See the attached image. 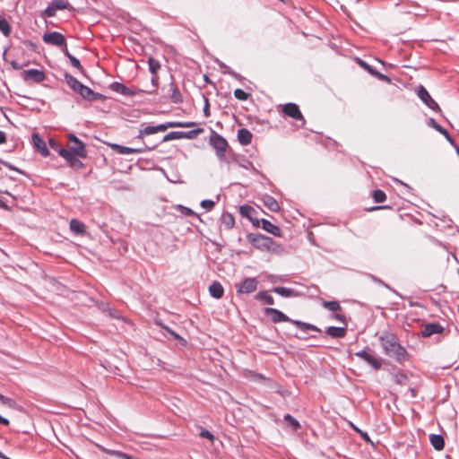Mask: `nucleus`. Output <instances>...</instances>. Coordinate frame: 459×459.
<instances>
[{
    "label": "nucleus",
    "instance_id": "1",
    "mask_svg": "<svg viewBox=\"0 0 459 459\" xmlns=\"http://www.w3.org/2000/svg\"><path fill=\"white\" fill-rule=\"evenodd\" d=\"M379 342L385 353L395 359L398 362L408 359L406 350L399 343L398 338L392 333H384L379 336Z\"/></svg>",
    "mask_w": 459,
    "mask_h": 459
},
{
    "label": "nucleus",
    "instance_id": "2",
    "mask_svg": "<svg viewBox=\"0 0 459 459\" xmlns=\"http://www.w3.org/2000/svg\"><path fill=\"white\" fill-rule=\"evenodd\" d=\"M196 124L195 122L170 121V122H167L165 124H160L158 126H147L139 131L137 138L143 139L147 135L154 134L159 132H164L169 128H174V127L188 128V127H193Z\"/></svg>",
    "mask_w": 459,
    "mask_h": 459
},
{
    "label": "nucleus",
    "instance_id": "3",
    "mask_svg": "<svg viewBox=\"0 0 459 459\" xmlns=\"http://www.w3.org/2000/svg\"><path fill=\"white\" fill-rule=\"evenodd\" d=\"M265 315L269 316L271 318V321L273 323H280V322H291L294 324L299 329L302 331H319L316 326L303 323L300 321L291 320L290 317H288L285 314H283L281 311L273 308V307H266L264 309Z\"/></svg>",
    "mask_w": 459,
    "mask_h": 459
},
{
    "label": "nucleus",
    "instance_id": "4",
    "mask_svg": "<svg viewBox=\"0 0 459 459\" xmlns=\"http://www.w3.org/2000/svg\"><path fill=\"white\" fill-rule=\"evenodd\" d=\"M149 70L152 74V89L144 91L145 93L148 94H156L159 88V76L157 75L158 71L160 68V65L159 61L154 59L153 57H150L148 59Z\"/></svg>",
    "mask_w": 459,
    "mask_h": 459
},
{
    "label": "nucleus",
    "instance_id": "5",
    "mask_svg": "<svg viewBox=\"0 0 459 459\" xmlns=\"http://www.w3.org/2000/svg\"><path fill=\"white\" fill-rule=\"evenodd\" d=\"M67 147L74 155L80 158L87 156L85 144L73 134L68 135Z\"/></svg>",
    "mask_w": 459,
    "mask_h": 459
},
{
    "label": "nucleus",
    "instance_id": "6",
    "mask_svg": "<svg viewBox=\"0 0 459 459\" xmlns=\"http://www.w3.org/2000/svg\"><path fill=\"white\" fill-rule=\"evenodd\" d=\"M210 144L215 149L218 157L221 158L225 155L228 143L221 135L212 132L210 136Z\"/></svg>",
    "mask_w": 459,
    "mask_h": 459
},
{
    "label": "nucleus",
    "instance_id": "7",
    "mask_svg": "<svg viewBox=\"0 0 459 459\" xmlns=\"http://www.w3.org/2000/svg\"><path fill=\"white\" fill-rule=\"evenodd\" d=\"M247 240L252 243L257 249H268L272 244V239L268 237L249 233L247 236Z\"/></svg>",
    "mask_w": 459,
    "mask_h": 459
},
{
    "label": "nucleus",
    "instance_id": "8",
    "mask_svg": "<svg viewBox=\"0 0 459 459\" xmlns=\"http://www.w3.org/2000/svg\"><path fill=\"white\" fill-rule=\"evenodd\" d=\"M418 96L432 110L437 112L441 111L438 104L431 98L428 91L423 86L419 87Z\"/></svg>",
    "mask_w": 459,
    "mask_h": 459
},
{
    "label": "nucleus",
    "instance_id": "9",
    "mask_svg": "<svg viewBox=\"0 0 459 459\" xmlns=\"http://www.w3.org/2000/svg\"><path fill=\"white\" fill-rule=\"evenodd\" d=\"M43 40L46 44L63 47L65 45V38L63 34L54 31L46 33L43 36Z\"/></svg>",
    "mask_w": 459,
    "mask_h": 459
},
{
    "label": "nucleus",
    "instance_id": "10",
    "mask_svg": "<svg viewBox=\"0 0 459 459\" xmlns=\"http://www.w3.org/2000/svg\"><path fill=\"white\" fill-rule=\"evenodd\" d=\"M22 78L26 82H41L46 79V74L40 70L30 69L22 72Z\"/></svg>",
    "mask_w": 459,
    "mask_h": 459
},
{
    "label": "nucleus",
    "instance_id": "11",
    "mask_svg": "<svg viewBox=\"0 0 459 459\" xmlns=\"http://www.w3.org/2000/svg\"><path fill=\"white\" fill-rule=\"evenodd\" d=\"M282 112L287 117L294 118L296 120H304V117L299 108V106L295 103H287L282 107Z\"/></svg>",
    "mask_w": 459,
    "mask_h": 459
},
{
    "label": "nucleus",
    "instance_id": "12",
    "mask_svg": "<svg viewBox=\"0 0 459 459\" xmlns=\"http://www.w3.org/2000/svg\"><path fill=\"white\" fill-rule=\"evenodd\" d=\"M258 281L255 278H247L238 286V293H252L257 289Z\"/></svg>",
    "mask_w": 459,
    "mask_h": 459
},
{
    "label": "nucleus",
    "instance_id": "13",
    "mask_svg": "<svg viewBox=\"0 0 459 459\" xmlns=\"http://www.w3.org/2000/svg\"><path fill=\"white\" fill-rule=\"evenodd\" d=\"M355 355L360 359H362L364 361L371 365L375 369H379L382 366V362L380 359L376 358L374 355L365 351H358L355 353Z\"/></svg>",
    "mask_w": 459,
    "mask_h": 459
},
{
    "label": "nucleus",
    "instance_id": "14",
    "mask_svg": "<svg viewBox=\"0 0 459 459\" xmlns=\"http://www.w3.org/2000/svg\"><path fill=\"white\" fill-rule=\"evenodd\" d=\"M110 147L113 151H115L116 152H117L119 154L142 153V152H144L147 150H149V148H147L146 146L142 147V148H130V147H126V146H122V145L116 144V143L110 144Z\"/></svg>",
    "mask_w": 459,
    "mask_h": 459
},
{
    "label": "nucleus",
    "instance_id": "15",
    "mask_svg": "<svg viewBox=\"0 0 459 459\" xmlns=\"http://www.w3.org/2000/svg\"><path fill=\"white\" fill-rule=\"evenodd\" d=\"M110 89L116 92H118L120 94H123L125 96H134L137 92H144V91L142 90H132L126 85L119 83V82H113L110 84Z\"/></svg>",
    "mask_w": 459,
    "mask_h": 459
},
{
    "label": "nucleus",
    "instance_id": "16",
    "mask_svg": "<svg viewBox=\"0 0 459 459\" xmlns=\"http://www.w3.org/2000/svg\"><path fill=\"white\" fill-rule=\"evenodd\" d=\"M444 327L438 323H431L424 325L421 334L423 337H429L435 333H442Z\"/></svg>",
    "mask_w": 459,
    "mask_h": 459
},
{
    "label": "nucleus",
    "instance_id": "17",
    "mask_svg": "<svg viewBox=\"0 0 459 459\" xmlns=\"http://www.w3.org/2000/svg\"><path fill=\"white\" fill-rule=\"evenodd\" d=\"M32 143L35 147V149L43 156H48L49 154V152L47 148V145L45 142L40 138L39 134L34 133L32 134Z\"/></svg>",
    "mask_w": 459,
    "mask_h": 459
},
{
    "label": "nucleus",
    "instance_id": "18",
    "mask_svg": "<svg viewBox=\"0 0 459 459\" xmlns=\"http://www.w3.org/2000/svg\"><path fill=\"white\" fill-rule=\"evenodd\" d=\"M258 227H262L263 230L273 234V236L280 237L281 234V230L278 226L271 223L269 221L265 219H262L261 221H259Z\"/></svg>",
    "mask_w": 459,
    "mask_h": 459
},
{
    "label": "nucleus",
    "instance_id": "19",
    "mask_svg": "<svg viewBox=\"0 0 459 459\" xmlns=\"http://www.w3.org/2000/svg\"><path fill=\"white\" fill-rule=\"evenodd\" d=\"M209 292L212 297L219 299L222 298L224 289L219 281H213L209 287Z\"/></svg>",
    "mask_w": 459,
    "mask_h": 459
},
{
    "label": "nucleus",
    "instance_id": "20",
    "mask_svg": "<svg viewBox=\"0 0 459 459\" xmlns=\"http://www.w3.org/2000/svg\"><path fill=\"white\" fill-rule=\"evenodd\" d=\"M252 134L246 128H241L238 131V140L243 145H247L252 141Z\"/></svg>",
    "mask_w": 459,
    "mask_h": 459
},
{
    "label": "nucleus",
    "instance_id": "21",
    "mask_svg": "<svg viewBox=\"0 0 459 459\" xmlns=\"http://www.w3.org/2000/svg\"><path fill=\"white\" fill-rule=\"evenodd\" d=\"M70 230L74 234L83 235L86 231V226L83 222H82L76 219H73L70 221Z\"/></svg>",
    "mask_w": 459,
    "mask_h": 459
},
{
    "label": "nucleus",
    "instance_id": "22",
    "mask_svg": "<svg viewBox=\"0 0 459 459\" xmlns=\"http://www.w3.org/2000/svg\"><path fill=\"white\" fill-rule=\"evenodd\" d=\"M429 441L431 446L437 450L441 451L445 446V440L441 435L431 434L429 436Z\"/></svg>",
    "mask_w": 459,
    "mask_h": 459
},
{
    "label": "nucleus",
    "instance_id": "23",
    "mask_svg": "<svg viewBox=\"0 0 459 459\" xmlns=\"http://www.w3.org/2000/svg\"><path fill=\"white\" fill-rule=\"evenodd\" d=\"M255 210L253 207H251L250 205H242L240 206L239 208V212L240 214L243 216V217H247L248 218L255 226L258 227L259 226V220L255 219V220H253L252 218V212H254Z\"/></svg>",
    "mask_w": 459,
    "mask_h": 459
},
{
    "label": "nucleus",
    "instance_id": "24",
    "mask_svg": "<svg viewBox=\"0 0 459 459\" xmlns=\"http://www.w3.org/2000/svg\"><path fill=\"white\" fill-rule=\"evenodd\" d=\"M263 204L270 211L274 212H279L281 209L278 202L273 196H270V195H265L263 198Z\"/></svg>",
    "mask_w": 459,
    "mask_h": 459
},
{
    "label": "nucleus",
    "instance_id": "25",
    "mask_svg": "<svg viewBox=\"0 0 459 459\" xmlns=\"http://www.w3.org/2000/svg\"><path fill=\"white\" fill-rule=\"evenodd\" d=\"M325 333L333 338H343L346 335L345 327L330 326L326 329Z\"/></svg>",
    "mask_w": 459,
    "mask_h": 459
},
{
    "label": "nucleus",
    "instance_id": "26",
    "mask_svg": "<svg viewBox=\"0 0 459 459\" xmlns=\"http://www.w3.org/2000/svg\"><path fill=\"white\" fill-rule=\"evenodd\" d=\"M169 88L171 91V95L169 97L171 101L176 104L181 103L183 99L178 88L173 82L169 84Z\"/></svg>",
    "mask_w": 459,
    "mask_h": 459
},
{
    "label": "nucleus",
    "instance_id": "27",
    "mask_svg": "<svg viewBox=\"0 0 459 459\" xmlns=\"http://www.w3.org/2000/svg\"><path fill=\"white\" fill-rule=\"evenodd\" d=\"M235 225V219L230 213H223L221 216V226L226 230H231Z\"/></svg>",
    "mask_w": 459,
    "mask_h": 459
},
{
    "label": "nucleus",
    "instance_id": "28",
    "mask_svg": "<svg viewBox=\"0 0 459 459\" xmlns=\"http://www.w3.org/2000/svg\"><path fill=\"white\" fill-rule=\"evenodd\" d=\"M430 124L432 126L433 128H435L437 132H439L441 134H443L446 139L451 143V144H455V142L454 140L451 138V136L449 135L448 132L446 129H445L444 127H442L440 125H438L437 123H436V121L434 119H430Z\"/></svg>",
    "mask_w": 459,
    "mask_h": 459
},
{
    "label": "nucleus",
    "instance_id": "29",
    "mask_svg": "<svg viewBox=\"0 0 459 459\" xmlns=\"http://www.w3.org/2000/svg\"><path fill=\"white\" fill-rule=\"evenodd\" d=\"M80 95L88 100H92L96 99L95 93L87 86L82 85V87L79 89Z\"/></svg>",
    "mask_w": 459,
    "mask_h": 459
},
{
    "label": "nucleus",
    "instance_id": "30",
    "mask_svg": "<svg viewBox=\"0 0 459 459\" xmlns=\"http://www.w3.org/2000/svg\"><path fill=\"white\" fill-rule=\"evenodd\" d=\"M190 133H184V132H177V131H174V132H170L168 134H166L162 141L163 142H169V141H171V140H176V139H181V138H184V137H188V134Z\"/></svg>",
    "mask_w": 459,
    "mask_h": 459
},
{
    "label": "nucleus",
    "instance_id": "31",
    "mask_svg": "<svg viewBox=\"0 0 459 459\" xmlns=\"http://www.w3.org/2000/svg\"><path fill=\"white\" fill-rule=\"evenodd\" d=\"M273 291L282 296V297H286V298L296 296V292L294 290L288 289L285 287H274L273 289Z\"/></svg>",
    "mask_w": 459,
    "mask_h": 459
},
{
    "label": "nucleus",
    "instance_id": "32",
    "mask_svg": "<svg viewBox=\"0 0 459 459\" xmlns=\"http://www.w3.org/2000/svg\"><path fill=\"white\" fill-rule=\"evenodd\" d=\"M65 82L74 91L77 92L82 85V83H81L75 77L70 74H65Z\"/></svg>",
    "mask_w": 459,
    "mask_h": 459
},
{
    "label": "nucleus",
    "instance_id": "33",
    "mask_svg": "<svg viewBox=\"0 0 459 459\" xmlns=\"http://www.w3.org/2000/svg\"><path fill=\"white\" fill-rule=\"evenodd\" d=\"M103 451L109 455L116 456L120 459H137V458H134L132 455L123 453L121 451L110 450V449H106V448H103Z\"/></svg>",
    "mask_w": 459,
    "mask_h": 459
},
{
    "label": "nucleus",
    "instance_id": "34",
    "mask_svg": "<svg viewBox=\"0 0 459 459\" xmlns=\"http://www.w3.org/2000/svg\"><path fill=\"white\" fill-rule=\"evenodd\" d=\"M256 299L264 300L268 305L274 304L273 298L270 294H268L267 291H264V290L258 292L256 295Z\"/></svg>",
    "mask_w": 459,
    "mask_h": 459
},
{
    "label": "nucleus",
    "instance_id": "35",
    "mask_svg": "<svg viewBox=\"0 0 459 459\" xmlns=\"http://www.w3.org/2000/svg\"><path fill=\"white\" fill-rule=\"evenodd\" d=\"M0 30L6 37H8L11 33V26L7 20L4 18H0Z\"/></svg>",
    "mask_w": 459,
    "mask_h": 459
},
{
    "label": "nucleus",
    "instance_id": "36",
    "mask_svg": "<svg viewBox=\"0 0 459 459\" xmlns=\"http://www.w3.org/2000/svg\"><path fill=\"white\" fill-rule=\"evenodd\" d=\"M323 306L325 308L333 312L341 310V306L337 301H324Z\"/></svg>",
    "mask_w": 459,
    "mask_h": 459
},
{
    "label": "nucleus",
    "instance_id": "37",
    "mask_svg": "<svg viewBox=\"0 0 459 459\" xmlns=\"http://www.w3.org/2000/svg\"><path fill=\"white\" fill-rule=\"evenodd\" d=\"M372 197L376 203H383L386 199V195L384 191L377 189L373 192Z\"/></svg>",
    "mask_w": 459,
    "mask_h": 459
},
{
    "label": "nucleus",
    "instance_id": "38",
    "mask_svg": "<svg viewBox=\"0 0 459 459\" xmlns=\"http://www.w3.org/2000/svg\"><path fill=\"white\" fill-rule=\"evenodd\" d=\"M56 11L57 10H65L68 8L69 3L65 0H54L50 4Z\"/></svg>",
    "mask_w": 459,
    "mask_h": 459
},
{
    "label": "nucleus",
    "instance_id": "39",
    "mask_svg": "<svg viewBox=\"0 0 459 459\" xmlns=\"http://www.w3.org/2000/svg\"><path fill=\"white\" fill-rule=\"evenodd\" d=\"M284 420L289 422L293 430H297L300 428L299 422L290 414L284 416Z\"/></svg>",
    "mask_w": 459,
    "mask_h": 459
},
{
    "label": "nucleus",
    "instance_id": "40",
    "mask_svg": "<svg viewBox=\"0 0 459 459\" xmlns=\"http://www.w3.org/2000/svg\"><path fill=\"white\" fill-rule=\"evenodd\" d=\"M234 96L236 99L239 100H247L249 98L250 94L241 89H236L234 91Z\"/></svg>",
    "mask_w": 459,
    "mask_h": 459
},
{
    "label": "nucleus",
    "instance_id": "41",
    "mask_svg": "<svg viewBox=\"0 0 459 459\" xmlns=\"http://www.w3.org/2000/svg\"><path fill=\"white\" fill-rule=\"evenodd\" d=\"M57 152L61 157H63L65 160L69 161L71 158L74 155L70 150L60 148L57 150Z\"/></svg>",
    "mask_w": 459,
    "mask_h": 459
},
{
    "label": "nucleus",
    "instance_id": "42",
    "mask_svg": "<svg viewBox=\"0 0 459 459\" xmlns=\"http://www.w3.org/2000/svg\"><path fill=\"white\" fill-rule=\"evenodd\" d=\"M77 157L78 156L74 155L68 162L72 168L81 169L83 167V163L79 159H77Z\"/></svg>",
    "mask_w": 459,
    "mask_h": 459
},
{
    "label": "nucleus",
    "instance_id": "43",
    "mask_svg": "<svg viewBox=\"0 0 459 459\" xmlns=\"http://www.w3.org/2000/svg\"><path fill=\"white\" fill-rule=\"evenodd\" d=\"M358 64L361 68L366 70L368 73H369L371 75H373L374 72L376 71L372 66H370L368 64H367L362 59L358 58L357 59Z\"/></svg>",
    "mask_w": 459,
    "mask_h": 459
},
{
    "label": "nucleus",
    "instance_id": "44",
    "mask_svg": "<svg viewBox=\"0 0 459 459\" xmlns=\"http://www.w3.org/2000/svg\"><path fill=\"white\" fill-rule=\"evenodd\" d=\"M394 381L399 385H405L408 380L407 377L404 374L398 373L394 376Z\"/></svg>",
    "mask_w": 459,
    "mask_h": 459
},
{
    "label": "nucleus",
    "instance_id": "45",
    "mask_svg": "<svg viewBox=\"0 0 459 459\" xmlns=\"http://www.w3.org/2000/svg\"><path fill=\"white\" fill-rule=\"evenodd\" d=\"M0 402L3 404L7 405L9 407H14V405H15L14 400H13L11 398H8V397H5L4 395H3L1 394H0Z\"/></svg>",
    "mask_w": 459,
    "mask_h": 459
},
{
    "label": "nucleus",
    "instance_id": "46",
    "mask_svg": "<svg viewBox=\"0 0 459 459\" xmlns=\"http://www.w3.org/2000/svg\"><path fill=\"white\" fill-rule=\"evenodd\" d=\"M68 58H69V60H70L71 65H72L74 67H75V68L79 69L80 71H82V66L81 65L80 61H79L76 57H74V56H72V55H68Z\"/></svg>",
    "mask_w": 459,
    "mask_h": 459
},
{
    "label": "nucleus",
    "instance_id": "47",
    "mask_svg": "<svg viewBox=\"0 0 459 459\" xmlns=\"http://www.w3.org/2000/svg\"><path fill=\"white\" fill-rule=\"evenodd\" d=\"M372 76H374V77L377 78L378 80L383 81L385 82H387V83L391 82V79L388 76L377 72V70L374 72Z\"/></svg>",
    "mask_w": 459,
    "mask_h": 459
},
{
    "label": "nucleus",
    "instance_id": "48",
    "mask_svg": "<svg viewBox=\"0 0 459 459\" xmlns=\"http://www.w3.org/2000/svg\"><path fill=\"white\" fill-rule=\"evenodd\" d=\"M200 436L204 438L209 439L211 442L214 441V436L207 429H203L200 432Z\"/></svg>",
    "mask_w": 459,
    "mask_h": 459
},
{
    "label": "nucleus",
    "instance_id": "49",
    "mask_svg": "<svg viewBox=\"0 0 459 459\" xmlns=\"http://www.w3.org/2000/svg\"><path fill=\"white\" fill-rule=\"evenodd\" d=\"M56 10L51 4H49L44 11V14L47 17H53L56 15Z\"/></svg>",
    "mask_w": 459,
    "mask_h": 459
},
{
    "label": "nucleus",
    "instance_id": "50",
    "mask_svg": "<svg viewBox=\"0 0 459 459\" xmlns=\"http://www.w3.org/2000/svg\"><path fill=\"white\" fill-rule=\"evenodd\" d=\"M201 205H202V207H204L207 210H212L213 208V206L215 205V204L212 200H204V201H202Z\"/></svg>",
    "mask_w": 459,
    "mask_h": 459
},
{
    "label": "nucleus",
    "instance_id": "51",
    "mask_svg": "<svg viewBox=\"0 0 459 459\" xmlns=\"http://www.w3.org/2000/svg\"><path fill=\"white\" fill-rule=\"evenodd\" d=\"M159 325L165 329L168 333H169L175 339L178 340H183L177 333H175L173 330H171L169 327L162 325L161 323H159Z\"/></svg>",
    "mask_w": 459,
    "mask_h": 459
},
{
    "label": "nucleus",
    "instance_id": "52",
    "mask_svg": "<svg viewBox=\"0 0 459 459\" xmlns=\"http://www.w3.org/2000/svg\"><path fill=\"white\" fill-rule=\"evenodd\" d=\"M204 114L206 117H209L211 116V113H210V103H209V100L204 97Z\"/></svg>",
    "mask_w": 459,
    "mask_h": 459
},
{
    "label": "nucleus",
    "instance_id": "53",
    "mask_svg": "<svg viewBox=\"0 0 459 459\" xmlns=\"http://www.w3.org/2000/svg\"><path fill=\"white\" fill-rule=\"evenodd\" d=\"M333 318L343 323L344 325H346V320H345V316L342 315V314H340V313H336L334 316H333Z\"/></svg>",
    "mask_w": 459,
    "mask_h": 459
},
{
    "label": "nucleus",
    "instance_id": "54",
    "mask_svg": "<svg viewBox=\"0 0 459 459\" xmlns=\"http://www.w3.org/2000/svg\"><path fill=\"white\" fill-rule=\"evenodd\" d=\"M183 213L187 216L195 214V212L189 208H183Z\"/></svg>",
    "mask_w": 459,
    "mask_h": 459
},
{
    "label": "nucleus",
    "instance_id": "55",
    "mask_svg": "<svg viewBox=\"0 0 459 459\" xmlns=\"http://www.w3.org/2000/svg\"><path fill=\"white\" fill-rule=\"evenodd\" d=\"M6 142V135L3 131H0V144H3Z\"/></svg>",
    "mask_w": 459,
    "mask_h": 459
},
{
    "label": "nucleus",
    "instance_id": "56",
    "mask_svg": "<svg viewBox=\"0 0 459 459\" xmlns=\"http://www.w3.org/2000/svg\"><path fill=\"white\" fill-rule=\"evenodd\" d=\"M49 145L52 149L56 150V152L59 149L56 142L52 139L49 140Z\"/></svg>",
    "mask_w": 459,
    "mask_h": 459
},
{
    "label": "nucleus",
    "instance_id": "57",
    "mask_svg": "<svg viewBox=\"0 0 459 459\" xmlns=\"http://www.w3.org/2000/svg\"><path fill=\"white\" fill-rule=\"evenodd\" d=\"M11 65L13 66V68H14L15 70H20L22 69V65H20L16 61H12L11 62Z\"/></svg>",
    "mask_w": 459,
    "mask_h": 459
},
{
    "label": "nucleus",
    "instance_id": "58",
    "mask_svg": "<svg viewBox=\"0 0 459 459\" xmlns=\"http://www.w3.org/2000/svg\"><path fill=\"white\" fill-rule=\"evenodd\" d=\"M0 424L4 426H8L10 424L9 420L0 415Z\"/></svg>",
    "mask_w": 459,
    "mask_h": 459
},
{
    "label": "nucleus",
    "instance_id": "59",
    "mask_svg": "<svg viewBox=\"0 0 459 459\" xmlns=\"http://www.w3.org/2000/svg\"><path fill=\"white\" fill-rule=\"evenodd\" d=\"M25 44L29 46L32 50H36L37 46L31 41H26Z\"/></svg>",
    "mask_w": 459,
    "mask_h": 459
},
{
    "label": "nucleus",
    "instance_id": "60",
    "mask_svg": "<svg viewBox=\"0 0 459 459\" xmlns=\"http://www.w3.org/2000/svg\"><path fill=\"white\" fill-rule=\"evenodd\" d=\"M378 209H391V207L389 205H381V206L374 207V208L370 209V211L378 210Z\"/></svg>",
    "mask_w": 459,
    "mask_h": 459
},
{
    "label": "nucleus",
    "instance_id": "61",
    "mask_svg": "<svg viewBox=\"0 0 459 459\" xmlns=\"http://www.w3.org/2000/svg\"><path fill=\"white\" fill-rule=\"evenodd\" d=\"M64 48H63V52L64 54L68 57V55H71L67 49V47H66V44L65 46H63Z\"/></svg>",
    "mask_w": 459,
    "mask_h": 459
},
{
    "label": "nucleus",
    "instance_id": "62",
    "mask_svg": "<svg viewBox=\"0 0 459 459\" xmlns=\"http://www.w3.org/2000/svg\"><path fill=\"white\" fill-rule=\"evenodd\" d=\"M204 131L203 128H198L197 130L193 131L192 133H195V134H199Z\"/></svg>",
    "mask_w": 459,
    "mask_h": 459
},
{
    "label": "nucleus",
    "instance_id": "63",
    "mask_svg": "<svg viewBox=\"0 0 459 459\" xmlns=\"http://www.w3.org/2000/svg\"><path fill=\"white\" fill-rule=\"evenodd\" d=\"M362 437H363L365 439H367V440H368V439H369L367 434H363V435H362Z\"/></svg>",
    "mask_w": 459,
    "mask_h": 459
},
{
    "label": "nucleus",
    "instance_id": "64",
    "mask_svg": "<svg viewBox=\"0 0 459 459\" xmlns=\"http://www.w3.org/2000/svg\"><path fill=\"white\" fill-rule=\"evenodd\" d=\"M455 150H456V152H457V154H458V156H459V147H458V146H455Z\"/></svg>",
    "mask_w": 459,
    "mask_h": 459
}]
</instances>
